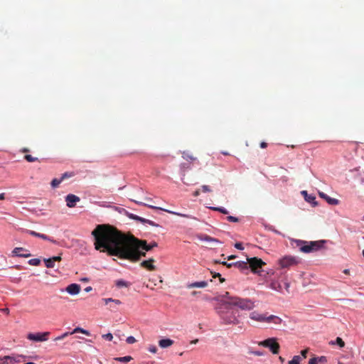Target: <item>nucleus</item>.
Wrapping results in <instances>:
<instances>
[{
  "label": "nucleus",
  "mask_w": 364,
  "mask_h": 364,
  "mask_svg": "<svg viewBox=\"0 0 364 364\" xmlns=\"http://www.w3.org/2000/svg\"><path fill=\"white\" fill-rule=\"evenodd\" d=\"M95 248L109 255L120 259L136 262L140 259V249L149 251L157 246L154 242L148 245L133 236H127L109 225H98L92 230Z\"/></svg>",
  "instance_id": "nucleus-1"
},
{
  "label": "nucleus",
  "mask_w": 364,
  "mask_h": 364,
  "mask_svg": "<svg viewBox=\"0 0 364 364\" xmlns=\"http://www.w3.org/2000/svg\"><path fill=\"white\" fill-rule=\"evenodd\" d=\"M232 306H218L217 313L224 324L236 325L240 323L237 312L232 309Z\"/></svg>",
  "instance_id": "nucleus-2"
},
{
  "label": "nucleus",
  "mask_w": 364,
  "mask_h": 364,
  "mask_svg": "<svg viewBox=\"0 0 364 364\" xmlns=\"http://www.w3.org/2000/svg\"><path fill=\"white\" fill-rule=\"evenodd\" d=\"M297 246L299 247L301 252L305 253H309L321 250L323 245L326 243V240H318L306 242L303 240H295Z\"/></svg>",
  "instance_id": "nucleus-3"
},
{
  "label": "nucleus",
  "mask_w": 364,
  "mask_h": 364,
  "mask_svg": "<svg viewBox=\"0 0 364 364\" xmlns=\"http://www.w3.org/2000/svg\"><path fill=\"white\" fill-rule=\"evenodd\" d=\"M232 306L236 307L242 311H251L255 307V301L249 298H241L237 296L232 299L230 301Z\"/></svg>",
  "instance_id": "nucleus-4"
},
{
  "label": "nucleus",
  "mask_w": 364,
  "mask_h": 364,
  "mask_svg": "<svg viewBox=\"0 0 364 364\" xmlns=\"http://www.w3.org/2000/svg\"><path fill=\"white\" fill-rule=\"evenodd\" d=\"M280 268H289L299 263V259L294 256L287 255L280 258L278 262Z\"/></svg>",
  "instance_id": "nucleus-5"
},
{
  "label": "nucleus",
  "mask_w": 364,
  "mask_h": 364,
  "mask_svg": "<svg viewBox=\"0 0 364 364\" xmlns=\"http://www.w3.org/2000/svg\"><path fill=\"white\" fill-rule=\"evenodd\" d=\"M133 201L135 203H136V204H139V205H141L147 206V207H149V208H150L151 209L161 210H163L164 212L172 214V215H178V216L186 218H188V219L197 220V218L196 217H194V216H193L191 215L184 214V213H178V212L172 211V210H168V209H165V208H163L154 206V205H149V204H146L145 203H142V202L137 201V200H133Z\"/></svg>",
  "instance_id": "nucleus-6"
},
{
  "label": "nucleus",
  "mask_w": 364,
  "mask_h": 364,
  "mask_svg": "<svg viewBox=\"0 0 364 364\" xmlns=\"http://www.w3.org/2000/svg\"><path fill=\"white\" fill-rule=\"evenodd\" d=\"M259 345L269 348L274 354H277L279 352V345L275 338H270L261 341Z\"/></svg>",
  "instance_id": "nucleus-7"
},
{
  "label": "nucleus",
  "mask_w": 364,
  "mask_h": 364,
  "mask_svg": "<svg viewBox=\"0 0 364 364\" xmlns=\"http://www.w3.org/2000/svg\"><path fill=\"white\" fill-rule=\"evenodd\" d=\"M50 332H38L36 333H30L27 335V338L32 341L43 342L48 339Z\"/></svg>",
  "instance_id": "nucleus-8"
},
{
  "label": "nucleus",
  "mask_w": 364,
  "mask_h": 364,
  "mask_svg": "<svg viewBox=\"0 0 364 364\" xmlns=\"http://www.w3.org/2000/svg\"><path fill=\"white\" fill-rule=\"evenodd\" d=\"M249 269L256 273L258 268H261L265 263L261 259L257 257H251L247 259Z\"/></svg>",
  "instance_id": "nucleus-9"
},
{
  "label": "nucleus",
  "mask_w": 364,
  "mask_h": 364,
  "mask_svg": "<svg viewBox=\"0 0 364 364\" xmlns=\"http://www.w3.org/2000/svg\"><path fill=\"white\" fill-rule=\"evenodd\" d=\"M102 301L105 305H108L109 310L111 311H117L118 310L117 306L122 304V301L119 299H114L112 298H105Z\"/></svg>",
  "instance_id": "nucleus-10"
},
{
  "label": "nucleus",
  "mask_w": 364,
  "mask_h": 364,
  "mask_svg": "<svg viewBox=\"0 0 364 364\" xmlns=\"http://www.w3.org/2000/svg\"><path fill=\"white\" fill-rule=\"evenodd\" d=\"M236 297L237 296H232L229 292L226 291L225 294L218 296L216 298V301L220 302L219 306H232L230 301H232V299Z\"/></svg>",
  "instance_id": "nucleus-11"
},
{
  "label": "nucleus",
  "mask_w": 364,
  "mask_h": 364,
  "mask_svg": "<svg viewBox=\"0 0 364 364\" xmlns=\"http://www.w3.org/2000/svg\"><path fill=\"white\" fill-rule=\"evenodd\" d=\"M75 333H83V334H85L86 336H90V331H88L87 330H85V329L82 328L80 327H76L75 328H74L73 330V331H71V332H65L63 334H62V335L55 338L54 341H57L63 340V338H65L68 336L74 334Z\"/></svg>",
  "instance_id": "nucleus-12"
},
{
  "label": "nucleus",
  "mask_w": 364,
  "mask_h": 364,
  "mask_svg": "<svg viewBox=\"0 0 364 364\" xmlns=\"http://www.w3.org/2000/svg\"><path fill=\"white\" fill-rule=\"evenodd\" d=\"M267 313L262 314L257 311H253L250 313L249 317L251 320L258 323H265Z\"/></svg>",
  "instance_id": "nucleus-13"
},
{
  "label": "nucleus",
  "mask_w": 364,
  "mask_h": 364,
  "mask_svg": "<svg viewBox=\"0 0 364 364\" xmlns=\"http://www.w3.org/2000/svg\"><path fill=\"white\" fill-rule=\"evenodd\" d=\"M13 257H23V258H28L31 256V254L28 250H26L23 247H15L12 252Z\"/></svg>",
  "instance_id": "nucleus-14"
},
{
  "label": "nucleus",
  "mask_w": 364,
  "mask_h": 364,
  "mask_svg": "<svg viewBox=\"0 0 364 364\" xmlns=\"http://www.w3.org/2000/svg\"><path fill=\"white\" fill-rule=\"evenodd\" d=\"M282 323H283V320L280 317L275 316V315H272H272L267 314L265 323L273 324V325L277 326L281 325Z\"/></svg>",
  "instance_id": "nucleus-15"
},
{
  "label": "nucleus",
  "mask_w": 364,
  "mask_h": 364,
  "mask_svg": "<svg viewBox=\"0 0 364 364\" xmlns=\"http://www.w3.org/2000/svg\"><path fill=\"white\" fill-rule=\"evenodd\" d=\"M60 256H54L50 258L44 259L43 262L47 268H54L55 267V262L61 261Z\"/></svg>",
  "instance_id": "nucleus-16"
},
{
  "label": "nucleus",
  "mask_w": 364,
  "mask_h": 364,
  "mask_svg": "<svg viewBox=\"0 0 364 364\" xmlns=\"http://www.w3.org/2000/svg\"><path fill=\"white\" fill-rule=\"evenodd\" d=\"M80 289H81L80 285H79L77 284H69L65 288V291L70 295L75 296L80 293Z\"/></svg>",
  "instance_id": "nucleus-17"
},
{
  "label": "nucleus",
  "mask_w": 364,
  "mask_h": 364,
  "mask_svg": "<svg viewBox=\"0 0 364 364\" xmlns=\"http://www.w3.org/2000/svg\"><path fill=\"white\" fill-rule=\"evenodd\" d=\"M269 287L272 289V290L277 291L278 292H282L283 290L282 285L281 282L275 279H271L269 281Z\"/></svg>",
  "instance_id": "nucleus-18"
},
{
  "label": "nucleus",
  "mask_w": 364,
  "mask_h": 364,
  "mask_svg": "<svg viewBox=\"0 0 364 364\" xmlns=\"http://www.w3.org/2000/svg\"><path fill=\"white\" fill-rule=\"evenodd\" d=\"M66 205L69 208L75 207L76 203L80 201V198L73 194H68L65 198Z\"/></svg>",
  "instance_id": "nucleus-19"
},
{
  "label": "nucleus",
  "mask_w": 364,
  "mask_h": 364,
  "mask_svg": "<svg viewBox=\"0 0 364 364\" xmlns=\"http://www.w3.org/2000/svg\"><path fill=\"white\" fill-rule=\"evenodd\" d=\"M319 196L324 199L329 205H336L339 203V200L336 198H331L323 192H318Z\"/></svg>",
  "instance_id": "nucleus-20"
},
{
  "label": "nucleus",
  "mask_w": 364,
  "mask_h": 364,
  "mask_svg": "<svg viewBox=\"0 0 364 364\" xmlns=\"http://www.w3.org/2000/svg\"><path fill=\"white\" fill-rule=\"evenodd\" d=\"M234 267H236L239 269H240L244 273H247L249 272V265L247 262L238 261L236 262H233Z\"/></svg>",
  "instance_id": "nucleus-21"
},
{
  "label": "nucleus",
  "mask_w": 364,
  "mask_h": 364,
  "mask_svg": "<svg viewBox=\"0 0 364 364\" xmlns=\"http://www.w3.org/2000/svg\"><path fill=\"white\" fill-rule=\"evenodd\" d=\"M301 193L304 197L306 201L311 203L313 206L317 205V202L316 201V197L314 196L309 195L306 191H302Z\"/></svg>",
  "instance_id": "nucleus-22"
},
{
  "label": "nucleus",
  "mask_w": 364,
  "mask_h": 364,
  "mask_svg": "<svg viewBox=\"0 0 364 364\" xmlns=\"http://www.w3.org/2000/svg\"><path fill=\"white\" fill-rule=\"evenodd\" d=\"M26 357L23 355H17L15 356L6 355L4 356V359L9 360V364L20 363L22 360H24Z\"/></svg>",
  "instance_id": "nucleus-23"
},
{
  "label": "nucleus",
  "mask_w": 364,
  "mask_h": 364,
  "mask_svg": "<svg viewBox=\"0 0 364 364\" xmlns=\"http://www.w3.org/2000/svg\"><path fill=\"white\" fill-rule=\"evenodd\" d=\"M208 286V282L206 281H200V282H195L192 283H188L187 284V288H205Z\"/></svg>",
  "instance_id": "nucleus-24"
},
{
  "label": "nucleus",
  "mask_w": 364,
  "mask_h": 364,
  "mask_svg": "<svg viewBox=\"0 0 364 364\" xmlns=\"http://www.w3.org/2000/svg\"><path fill=\"white\" fill-rule=\"evenodd\" d=\"M197 238L198 240H200V241L220 243V240H218V239H215V238L208 236L207 235H202V234L198 235Z\"/></svg>",
  "instance_id": "nucleus-25"
},
{
  "label": "nucleus",
  "mask_w": 364,
  "mask_h": 364,
  "mask_svg": "<svg viewBox=\"0 0 364 364\" xmlns=\"http://www.w3.org/2000/svg\"><path fill=\"white\" fill-rule=\"evenodd\" d=\"M154 262V259H149V260H144L141 263V266L146 268L149 270H154L156 267L152 264Z\"/></svg>",
  "instance_id": "nucleus-26"
},
{
  "label": "nucleus",
  "mask_w": 364,
  "mask_h": 364,
  "mask_svg": "<svg viewBox=\"0 0 364 364\" xmlns=\"http://www.w3.org/2000/svg\"><path fill=\"white\" fill-rule=\"evenodd\" d=\"M173 343V341L170 338L161 339L159 341V345L162 348H166L171 346Z\"/></svg>",
  "instance_id": "nucleus-27"
},
{
  "label": "nucleus",
  "mask_w": 364,
  "mask_h": 364,
  "mask_svg": "<svg viewBox=\"0 0 364 364\" xmlns=\"http://www.w3.org/2000/svg\"><path fill=\"white\" fill-rule=\"evenodd\" d=\"M28 232L31 235H33V236L41 238V239L45 240L52 241L47 235H46L44 234L38 233V232H35L33 230H28Z\"/></svg>",
  "instance_id": "nucleus-28"
},
{
  "label": "nucleus",
  "mask_w": 364,
  "mask_h": 364,
  "mask_svg": "<svg viewBox=\"0 0 364 364\" xmlns=\"http://www.w3.org/2000/svg\"><path fill=\"white\" fill-rule=\"evenodd\" d=\"M329 344L331 346L338 345L340 348H343L345 346V342L340 337H337L336 341H331Z\"/></svg>",
  "instance_id": "nucleus-29"
},
{
  "label": "nucleus",
  "mask_w": 364,
  "mask_h": 364,
  "mask_svg": "<svg viewBox=\"0 0 364 364\" xmlns=\"http://www.w3.org/2000/svg\"><path fill=\"white\" fill-rule=\"evenodd\" d=\"M115 284L117 287H128L129 286V283L123 279H118L115 282Z\"/></svg>",
  "instance_id": "nucleus-30"
},
{
  "label": "nucleus",
  "mask_w": 364,
  "mask_h": 364,
  "mask_svg": "<svg viewBox=\"0 0 364 364\" xmlns=\"http://www.w3.org/2000/svg\"><path fill=\"white\" fill-rule=\"evenodd\" d=\"M115 360L121 363H128L132 360V358L129 355H127L124 357L116 358Z\"/></svg>",
  "instance_id": "nucleus-31"
},
{
  "label": "nucleus",
  "mask_w": 364,
  "mask_h": 364,
  "mask_svg": "<svg viewBox=\"0 0 364 364\" xmlns=\"http://www.w3.org/2000/svg\"><path fill=\"white\" fill-rule=\"evenodd\" d=\"M62 181H63V180L61 178L53 179L51 181V183H50L52 188H57Z\"/></svg>",
  "instance_id": "nucleus-32"
},
{
  "label": "nucleus",
  "mask_w": 364,
  "mask_h": 364,
  "mask_svg": "<svg viewBox=\"0 0 364 364\" xmlns=\"http://www.w3.org/2000/svg\"><path fill=\"white\" fill-rule=\"evenodd\" d=\"M301 360L299 355H294L293 358L289 361L288 364H300Z\"/></svg>",
  "instance_id": "nucleus-33"
},
{
  "label": "nucleus",
  "mask_w": 364,
  "mask_h": 364,
  "mask_svg": "<svg viewBox=\"0 0 364 364\" xmlns=\"http://www.w3.org/2000/svg\"><path fill=\"white\" fill-rule=\"evenodd\" d=\"M210 209L213 210H215V211H218L220 213H222L223 214H228V211L227 209H225V208L223 207H210Z\"/></svg>",
  "instance_id": "nucleus-34"
},
{
  "label": "nucleus",
  "mask_w": 364,
  "mask_h": 364,
  "mask_svg": "<svg viewBox=\"0 0 364 364\" xmlns=\"http://www.w3.org/2000/svg\"><path fill=\"white\" fill-rule=\"evenodd\" d=\"M28 263L32 266H38L41 263V259L38 258L31 259L28 260Z\"/></svg>",
  "instance_id": "nucleus-35"
},
{
  "label": "nucleus",
  "mask_w": 364,
  "mask_h": 364,
  "mask_svg": "<svg viewBox=\"0 0 364 364\" xmlns=\"http://www.w3.org/2000/svg\"><path fill=\"white\" fill-rule=\"evenodd\" d=\"M127 216L131 218V219H133V220H135L136 221H139V222H141L142 220V218L140 217V216H138L136 215H134L133 213H127Z\"/></svg>",
  "instance_id": "nucleus-36"
},
{
  "label": "nucleus",
  "mask_w": 364,
  "mask_h": 364,
  "mask_svg": "<svg viewBox=\"0 0 364 364\" xmlns=\"http://www.w3.org/2000/svg\"><path fill=\"white\" fill-rule=\"evenodd\" d=\"M182 156L186 160L194 161L196 159L195 157H193V156L186 152H183Z\"/></svg>",
  "instance_id": "nucleus-37"
},
{
  "label": "nucleus",
  "mask_w": 364,
  "mask_h": 364,
  "mask_svg": "<svg viewBox=\"0 0 364 364\" xmlns=\"http://www.w3.org/2000/svg\"><path fill=\"white\" fill-rule=\"evenodd\" d=\"M148 350L151 353H156L158 349H157V347L154 345H150L149 347H148Z\"/></svg>",
  "instance_id": "nucleus-38"
},
{
  "label": "nucleus",
  "mask_w": 364,
  "mask_h": 364,
  "mask_svg": "<svg viewBox=\"0 0 364 364\" xmlns=\"http://www.w3.org/2000/svg\"><path fill=\"white\" fill-rule=\"evenodd\" d=\"M25 159L28 162H33V161H37V158L33 157L29 154L25 156Z\"/></svg>",
  "instance_id": "nucleus-39"
},
{
  "label": "nucleus",
  "mask_w": 364,
  "mask_h": 364,
  "mask_svg": "<svg viewBox=\"0 0 364 364\" xmlns=\"http://www.w3.org/2000/svg\"><path fill=\"white\" fill-rule=\"evenodd\" d=\"M126 341L129 344H132V343H134L136 342V339H135V338L134 336H128L127 338Z\"/></svg>",
  "instance_id": "nucleus-40"
},
{
  "label": "nucleus",
  "mask_w": 364,
  "mask_h": 364,
  "mask_svg": "<svg viewBox=\"0 0 364 364\" xmlns=\"http://www.w3.org/2000/svg\"><path fill=\"white\" fill-rule=\"evenodd\" d=\"M102 338H104L105 340L110 341L113 339V336L111 333H108L102 335Z\"/></svg>",
  "instance_id": "nucleus-41"
},
{
  "label": "nucleus",
  "mask_w": 364,
  "mask_h": 364,
  "mask_svg": "<svg viewBox=\"0 0 364 364\" xmlns=\"http://www.w3.org/2000/svg\"><path fill=\"white\" fill-rule=\"evenodd\" d=\"M283 283H284V287L285 290L287 292H289L290 283L287 279H284L283 281Z\"/></svg>",
  "instance_id": "nucleus-42"
},
{
  "label": "nucleus",
  "mask_w": 364,
  "mask_h": 364,
  "mask_svg": "<svg viewBox=\"0 0 364 364\" xmlns=\"http://www.w3.org/2000/svg\"><path fill=\"white\" fill-rule=\"evenodd\" d=\"M201 188H202V191H203V192H205V193H206V192H210V191H211L210 188L208 186H207V185H203V186H201Z\"/></svg>",
  "instance_id": "nucleus-43"
},
{
  "label": "nucleus",
  "mask_w": 364,
  "mask_h": 364,
  "mask_svg": "<svg viewBox=\"0 0 364 364\" xmlns=\"http://www.w3.org/2000/svg\"><path fill=\"white\" fill-rule=\"evenodd\" d=\"M227 220L230 222H233V223H236L238 221V218H236V217H234V216H228L227 218Z\"/></svg>",
  "instance_id": "nucleus-44"
},
{
  "label": "nucleus",
  "mask_w": 364,
  "mask_h": 364,
  "mask_svg": "<svg viewBox=\"0 0 364 364\" xmlns=\"http://www.w3.org/2000/svg\"><path fill=\"white\" fill-rule=\"evenodd\" d=\"M318 358H311L309 361V364H318Z\"/></svg>",
  "instance_id": "nucleus-45"
},
{
  "label": "nucleus",
  "mask_w": 364,
  "mask_h": 364,
  "mask_svg": "<svg viewBox=\"0 0 364 364\" xmlns=\"http://www.w3.org/2000/svg\"><path fill=\"white\" fill-rule=\"evenodd\" d=\"M235 247L238 249V250H242L244 249V247L242 245V243L240 242H237L235 244Z\"/></svg>",
  "instance_id": "nucleus-46"
},
{
  "label": "nucleus",
  "mask_w": 364,
  "mask_h": 364,
  "mask_svg": "<svg viewBox=\"0 0 364 364\" xmlns=\"http://www.w3.org/2000/svg\"><path fill=\"white\" fill-rule=\"evenodd\" d=\"M250 353L255 355H257V356H262L264 355V353L261 351H259V350H256V351H251Z\"/></svg>",
  "instance_id": "nucleus-47"
},
{
  "label": "nucleus",
  "mask_w": 364,
  "mask_h": 364,
  "mask_svg": "<svg viewBox=\"0 0 364 364\" xmlns=\"http://www.w3.org/2000/svg\"><path fill=\"white\" fill-rule=\"evenodd\" d=\"M213 277H215H215H219L220 278V282L221 283H223L225 281V279L222 278L220 274H219V273H215Z\"/></svg>",
  "instance_id": "nucleus-48"
},
{
  "label": "nucleus",
  "mask_w": 364,
  "mask_h": 364,
  "mask_svg": "<svg viewBox=\"0 0 364 364\" xmlns=\"http://www.w3.org/2000/svg\"><path fill=\"white\" fill-rule=\"evenodd\" d=\"M220 264H223V265L227 266L228 268H230V267H231L234 266L233 262H232V263H229V262H227L224 261V262H220Z\"/></svg>",
  "instance_id": "nucleus-49"
},
{
  "label": "nucleus",
  "mask_w": 364,
  "mask_h": 364,
  "mask_svg": "<svg viewBox=\"0 0 364 364\" xmlns=\"http://www.w3.org/2000/svg\"><path fill=\"white\" fill-rule=\"evenodd\" d=\"M0 364H9V360L4 359V357L0 358Z\"/></svg>",
  "instance_id": "nucleus-50"
},
{
  "label": "nucleus",
  "mask_w": 364,
  "mask_h": 364,
  "mask_svg": "<svg viewBox=\"0 0 364 364\" xmlns=\"http://www.w3.org/2000/svg\"><path fill=\"white\" fill-rule=\"evenodd\" d=\"M142 220L141 221V223H144V224H148L149 225V223H151V220H148V219H146V218H142L141 219Z\"/></svg>",
  "instance_id": "nucleus-51"
},
{
  "label": "nucleus",
  "mask_w": 364,
  "mask_h": 364,
  "mask_svg": "<svg viewBox=\"0 0 364 364\" xmlns=\"http://www.w3.org/2000/svg\"><path fill=\"white\" fill-rule=\"evenodd\" d=\"M0 311L2 312V313H4L6 314H9V309L8 308H4V309H0Z\"/></svg>",
  "instance_id": "nucleus-52"
},
{
  "label": "nucleus",
  "mask_w": 364,
  "mask_h": 364,
  "mask_svg": "<svg viewBox=\"0 0 364 364\" xmlns=\"http://www.w3.org/2000/svg\"><path fill=\"white\" fill-rule=\"evenodd\" d=\"M318 358V362L323 363L326 361V358L324 356H321Z\"/></svg>",
  "instance_id": "nucleus-53"
},
{
  "label": "nucleus",
  "mask_w": 364,
  "mask_h": 364,
  "mask_svg": "<svg viewBox=\"0 0 364 364\" xmlns=\"http://www.w3.org/2000/svg\"><path fill=\"white\" fill-rule=\"evenodd\" d=\"M149 225H151V226H154V227H159V225L156 223L154 221H151V223H149Z\"/></svg>",
  "instance_id": "nucleus-54"
},
{
  "label": "nucleus",
  "mask_w": 364,
  "mask_h": 364,
  "mask_svg": "<svg viewBox=\"0 0 364 364\" xmlns=\"http://www.w3.org/2000/svg\"><path fill=\"white\" fill-rule=\"evenodd\" d=\"M301 355L305 358L306 357L307 350H303L301 352Z\"/></svg>",
  "instance_id": "nucleus-55"
},
{
  "label": "nucleus",
  "mask_w": 364,
  "mask_h": 364,
  "mask_svg": "<svg viewBox=\"0 0 364 364\" xmlns=\"http://www.w3.org/2000/svg\"><path fill=\"white\" fill-rule=\"evenodd\" d=\"M69 176H70V175L68 173H65L62 175V176L60 178H62V180H63L64 178L69 177Z\"/></svg>",
  "instance_id": "nucleus-56"
},
{
  "label": "nucleus",
  "mask_w": 364,
  "mask_h": 364,
  "mask_svg": "<svg viewBox=\"0 0 364 364\" xmlns=\"http://www.w3.org/2000/svg\"><path fill=\"white\" fill-rule=\"evenodd\" d=\"M195 197H197L200 195V191L198 190H196L193 194Z\"/></svg>",
  "instance_id": "nucleus-57"
},
{
  "label": "nucleus",
  "mask_w": 364,
  "mask_h": 364,
  "mask_svg": "<svg viewBox=\"0 0 364 364\" xmlns=\"http://www.w3.org/2000/svg\"><path fill=\"white\" fill-rule=\"evenodd\" d=\"M260 147H261V148H263V149H264V148H265V147H267V143H265V142H262V143L260 144Z\"/></svg>",
  "instance_id": "nucleus-58"
},
{
  "label": "nucleus",
  "mask_w": 364,
  "mask_h": 364,
  "mask_svg": "<svg viewBox=\"0 0 364 364\" xmlns=\"http://www.w3.org/2000/svg\"><path fill=\"white\" fill-rule=\"evenodd\" d=\"M343 272L346 274H350V270L348 269H345Z\"/></svg>",
  "instance_id": "nucleus-59"
},
{
  "label": "nucleus",
  "mask_w": 364,
  "mask_h": 364,
  "mask_svg": "<svg viewBox=\"0 0 364 364\" xmlns=\"http://www.w3.org/2000/svg\"><path fill=\"white\" fill-rule=\"evenodd\" d=\"M5 198V193H0V200H4Z\"/></svg>",
  "instance_id": "nucleus-60"
},
{
  "label": "nucleus",
  "mask_w": 364,
  "mask_h": 364,
  "mask_svg": "<svg viewBox=\"0 0 364 364\" xmlns=\"http://www.w3.org/2000/svg\"><path fill=\"white\" fill-rule=\"evenodd\" d=\"M235 257H235V255H230V256H229V257H228V259H229V260H230V259H235Z\"/></svg>",
  "instance_id": "nucleus-61"
},
{
  "label": "nucleus",
  "mask_w": 364,
  "mask_h": 364,
  "mask_svg": "<svg viewBox=\"0 0 364 364\" xmlns=\"http://www.w3.org/2000/svg\"><path fill=\"white\" fill-rule=\"evenodd\" d=\"M145 255H146V253L144 252H142V251L140 250V257H145Z\"/></svg>",
  "instance_id": "nucleus-62"
},
{
  "label": "nucleus",
  "mask_w": 364,
  "mask_h": 364,
  "mask_svg": "<svg viewBox=\"0 0 364 364\" xmlns=\"http://www.w3.org/2000/svg\"><path fill=\"white\" fill-rule=\"evenodd\" d=\"M91 289H92V287H86V288H85V290L87 292H88V291H90Z\"/></svg>",
  "instance_id": "nucleus-63"
},
{
  "label": "nucleus",
  "mask_w": 364,
  "mask_h": 364,
  "mask_svg": "<svg viewBox=\"0 0 364 364\" xmlns=\"http://www.w3.org/2000/svg\"><path fill=\"white\" fill-rule=\"evenodd\" d=\"M25 364H36V363H33V362H28V363H26Z\"/></svg>",
  "instance_id": "nucleus-64"
}]
</instances>
